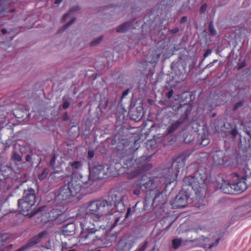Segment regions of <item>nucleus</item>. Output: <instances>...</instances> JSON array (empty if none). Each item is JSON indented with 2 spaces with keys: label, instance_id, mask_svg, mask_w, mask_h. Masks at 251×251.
I'll return each instance as SVG.
<instances>
[{
  "label": "nucleus",
  "instance_id": "6ab92c4d",
  "mask_svg": "<svg viewBox=\"0 0 251 251\" xmlns=\"http://www.w3.org/2000/svg\"><path fill=\"white\" fill-rule=\"evenodd\" d=\"M130 24L129 23H126L124 24L123 25H120L117 28V31L118 32H124L126 30L129 29V26L130 25Z\"/></svg>",
  "mask_w": 251,
  "mask_h": 251
},
{
  "label": "nucleus",
  "instance_id": "f8f14e48",
  "mask_svg": "<svg viewBox=\"0 0 251 251\" xmlns=\"http://www.w3.org/2000/svg\"><path fill=\"white\" fill-rule=\"evenodd\" d=\"M48 236V233L46 231H44L40 233H39L37 236H34L32 238L31 240L29 242V243L26 245L25 246L20 248L19 250H18L16 251H27V249L31 247L38 243H40L41 241L43 240L44 239H46Z\"/></svg>",
  "mask_w": 251,
  "mask_h": 251
},
{
  "label": "nucleus",
  "instance_id": "dca6fc26",
  "mask_svg": "<svg viewBox=\"0 0 251 251\" xmlns=\"http://www.w3.org/2000/svg\"><path fill=\"white\" fill-rule=\"evenodd\" d=\"M11 172V169L9 167H2V166L0 164V175L2 176V177L1 178L0 177V179H3L7 178L9 176V174Z\"/></svg>",
  "mask_w": 251,
  "mask_h": 251
},
{
  "label": "nucleus",
  "instance_id": "0eeeda50",
  "mask_svg": "<svg viewBox=\"0 0 251 251\" xmlns=\"http://www.w3.org/2000/svg\"><path fill=\"white\" fill-rule=\"evenodd\" d=\"M79 223L82 229L81 234L82 237L84 236V240H87L88 238H91L92 240V242L89 241L85 243V244H89L93 243L95 240L94 238L97 237L94 235V233L96 232L94 225L88 221L86 218L80 219Z\"/></svg>",
  "mask_w": 251,
  "mask_h": 251
},
{
  "label": "nucleus",
  "instance_id": "a18cd8bd",
  "mask_svg": "<svg viewBox=\"0 0 251 251\" xmlns=\"http://www.w3.org/2000/svg\"><path fill=\"white\" fill-rule=\"evenodd\" d=\"M124 241L123 240L121 241L119 243V246H121L122 245H123V244H124Z\"/></svg>",
  "mask_w": 251,
  "mask_h": 251
},
{
  "label": "nucleus",
  "instance_id": "ddd939ff",
  "mask_svg": "<svg viewBox=\"0 0 251 251\" xmlns=\"http://www.w3.org/2000/svg\"><path fill=\"white\" fill-rule=\"evenodd\" d=\"M233 187L232 178H230V180L222 179L221 183V191L225 194H235V191H234Z\"/></svg>",
  "mask_w": 251,
  "mask_h": 251
},
{
  "label": "nucleus",
  "instance_id": "423d86ee",
  "mask_svg": "<svg viewBox=\"0 0 251 251\" xmlns=\"http://www.w3.org/2000/svg\"><path fill=\"white\" fill-rule=\"evenodd\" d=\"M230 177L232 178L235 194L242 193L249 186L251 185V170H245L244 177H240L234 173L231 175Z\"/></svg>",
  "mask_w": 251,
  "mask_h": 251
},
{
  "label": "nucleus",
  "instance_id": "412c9836",
  "mask_svg": "<svg viewBox=\"0 0 251 251\" xmlns=\"http://www.w3.org/2000/svg\"><path fill=\"white\" fill-rule=\"evenodd\" d=\"M182 241L180 239H175L172 241L174 248L177 249L181 245Z\"/></svg>",
  "mask_w": 251,
  "mask_h": 251
},
{
  "label": "nucleus",
  "instance_id": "4be33fe9",
  "mask_svg": "<svg viewBox=\"0 0 251 251\" xmlns=\"http://www.w3.org/2000/svg\"><path fill=\"white\" fill-rule=\"evenodd\" d=\"M70 165L73 168L75 169H79L82 166V164L79 161H75L72 163L71 162L70 163Z\"/></svg>",
  "mask_w": 251,
  "mask_h": 251
},
{
  "label": "nucleus",
  "instance_id": "f257e3e1",
  "mask_svg": "<svg viewBox=\"0 0 251 251\" xmlns=\"http://www.w3.org/2000/svg\"><path fill=\"white\" fill-rule=\"evenodd\" d=\"M36 202L35 190L30 188L25 190L24 197L18 200V209L19 212L24 215L31 217L32 216L41 213V221L46 222L55 220L60 215L64 210H59L56 208L49 211L46 206L39 208L37 210L33 211V207Z\"/></svg>",
  "mask_w": 251,
  "mask_h": 251
},
{
  "label": "nucleus",
  "instance_id": "9b49d317",
  "mask_svg": "<svg viewBox=\"0 0 251 251\" xmlns=\"http://www.w3.org/2000/svg\"><path fill=\"white\" fill-rule=\"evenodd\" d=\"M135 185L143 191L151 190L154 187L153 180L146 175L143 176L139 180L136 181Z\"/></svg>",
  "mask_w": 251,
  "mask_h": 251
},
{
  "label": "nucleus",
  "instance_id": "5701e85b",
  "mask_svg": "<svg viewBox=\"0 0 251 251\" xmlns=\"http://www.w3.org/2000/svg\"><path fill=\"white\" fill-rule=\"evenodd\" d=\"M48 174V169H45L43 171L42 173L38 176V178L40 180H42L44 179L47 176Z\"/></svg>",
  "mask_w": 251,
  "mask_h": 251
},
{
  "label": "nucleus",
  "instance_id": "49530a36",
  "mask_svg": "<svg viewBox=\"0 0 251 251\" xmlns=\"http://www.w3.org/2000/svg\"><path fill=\"white\" fill-rule=\"evenodd\" d=\"M130 211V210L129 208H128V210H127V213H126V215L127 216L129 214Z\"/></svg>",
  "mask_w": 251,
  "mask_h": 251
},
{
  "label": "nucleus",
  "instance_id": "bb28decb",
  "mask_svg": "<svg viewBox=\"0 0 251 251\" xmlns=\"http://www.w3.org/2000/svg\"><path fill=\"white\" fill-rule=\"evenodd\" d=\"M101 40V37H99L98 38L96 39L95 40H94L93 42H91V45L92 46H95L99 43Z\"/></svg>",
  "mask_w": 251,
  "mask_h": 251
},
{
  "label": "nucleus",
  "instance_id": "de8ad7c7",
  "mask_svg": "<svg viewBox=\"0 0 251 251\" xmlns=\"http://www.w3.org/2000/svg\"><path fill=\"white\" fill-rule=\"evenodd\" d=\"M159 56H160V55L159 54H158L157 57H156V59L157 60H158L159 58Z\"/></svg>",
  "mask_w": 251,
  "mask_h": 251
},
{
  "label": "nucleus",
  "instance_id": "c03bdc74",
  "mask_svg": "<svg viewBox=\"0 0 251 251\" xmlns=\"http://www.w3.org/2000/svg\"><path fill=\"white\" fill-rule=\"evenodd\" d=\"M1 31L3 34H5L6 33V30L5 29H2Z\"/></svg>",
  "mask_w": 251,
  "mask_h": 251
},
{
  "label": "nucleus",
  "instance_id": "c85d7f7f",
  "mask_svg": "<svg viewBox=\"0 0 251 251\" xmlns=\"http://www.w3.org/2000/svg\"><path fill=\"white\" fill-rule=\"evenodd\" d=\"M75 18H73L70 22L67 24V25L64 26V29H66L67 27H68L70 25L72 24V23L75 21Z\"/></svg>",
  "mask_w": 251,
  "mask_h": 251
},
{
  "label": "nucleus",
  "instance_id": "473e14b6",
  "mask_svg": "<svg viewBox=\"0 0 251 251\" xmlns=\"http://www.w3.org/2000/svg\"><path fill=\"white\" fill-rule=\"evenodd\" d=\"M72 13V10H70L68 13L65 14L62 18L63 21H65L67 18L69 16V15H70Z\"/></svg>",
  "mask_w": 251,
  "mask_h": 251
},
{
  "label": "nucleus",
  "instance_id": "09e8293b",
  "mask_svg": "<svg viewBox=\"0 0 251 251\" xmlns=\"http://www.w3.org/2000/svg\"><path fill=\"white\" fill-rule=\"evenodd\" d=\"M213 63H210V64H209V65L211 66L213 64Z\"/></svg>",
  "mask_w": 251,
  "mask_h": 251
},
{
  "label": "nucleus",
  "instance_id": "58836bf2",
  "mask_svg": "<svg viewBox=\"0 0 251 251\" xmlns=\"http://www.w3.org/2000/svg\"><path fill=\"white\" fill-rule=\"evenodd\" d=\"M187 17L186 16H184V17H183L181 19V23H185L187 21Z\"/></svg>",
  "mask_w": 251,
  "mask_h": 251
},
{
  "label": "nucleus",
  "instance_id": "3c124183",
  "mask_svg": "<svg viewBox=\"0 0 251 251\" xmlns=\"http://www.w3.org/2000/svg\"><path fill=\"white\" fill-rule=\"evenodd\" d=\"M118 221V219H116V222H117Z\"/></svg>",
  "mask_w": 251,
  "mask_h": 251
},
{
  "label": "nucleus",
  "instance_id": "cd10ccee",
  "mask_svg": "<svg viewBox=\"0 0 251 251\" xmlns=\"http://www.w3.org/2000/svg\"><path fill=\"white\" fill-rule=\"evenodd\" d=\"M230 134L234 138V137H236V135H237V134H238V130H237V128H234L232 129L230 131Z\"/></svg>",
  "mask_w": 251,
  "mask_h": 251
},
{
  "label": "nucleus",
  "instance_id": "c9c22d12",
  "mask_svg": "<svg viewBox=\"0 0 251 251\" xmlns=\"http://www.w3.org/2000/svg\"><path fill=\"white\" fill-rule=\"evenodd\" d=\"M206 8V5L203 4V5H202L201 8V12H204L205 11Z\"/></svg>",
  "mask_w": 251,
  "mask_h": 251
},
{
  "label": "nucleus",
  "instance_id": "2eb2a0df",
  "mask_svg": "<svg viewBox=\"0 0 251 251\" xmlns=\"http://www.w3.org/2000/svg\"><path fill=\"white\" fill-rule=\"evenodd\" d=\"M75 226L73 223H69L64 226L62 229L63 234L65 236H70L75 233Z\"/></svg>",
  "mask_w": 251,
  "mask_h": 251
},
{
  "label": "nucleus",
  "instance_id": "a19ab883",
  "mask_svg": "<svg viewBox=\"0 0 251 251\" xmlns=\"http://www.w3.org/2000/svg\"><path fill=\"white\" fill-rule=\"evenodd\" d=\"M62 1V0H55V3L57 4H59Z\"/></svg>",
  "mask_w": 251,
  "mask_h": 251
},
{
  "label": "nucleus",
  "instance_id": "72a5a7b5",
  "mask_svg": "<svg viewBox=\"0 0 251 251\" xmlns=\"http://www.w3.org/2000/svg\"><path fill=\"white\" fill-rule=\"evenodd\" d=\"M245 66H246V64L245 62L242 63L238 65V66L237 67V69L240 70V69H242L243 68H244Z\"/></svg>",
  "mask_w": 251,
  "mask_h": 251
},
{
  "label": "nucleus",
  "instance_id": "6e6552de",
  "mask_svg": "<svg viewBox=\"0 0 251 251\" xmlns=\"http://www.w3.org/2000/svg\"><path fill=\"white\" fill-rule=\"evenodd\" d=\"M109 166L106 165H96L93 168L90 167V174L97 178H102L109 173Z\"/></svg>",
  "mask_w": 251,
  "mask_h": 251
},
{
  "label": "nucleus",
  "instance_id": "393cba45",
  "mask_svg": "<svg viewBox=\"0 0 251 251\" xmlns=\"http://www.w3.org/2000/svg\"><path fill=\"white\" fill-rule=\"evenodd\" d=\"M209 30L212 35H214L216 33V30L214 28L213 25L211 23L209 25Z\"/></svg>",
  "mask_w": 251,
  "mask_h": 251
},
{
  "label": "nucleus",
  "instance_id": "aec40b11",
  "mask_svg": "<svg viewBox=\"0 0 251 251\" xmlns=\"http://www.w3.org/2000/svg\"><path fill=\"white\" fill-rule=\"evenodd\" d=\"M210 142L209 139L207 137V135L205 134L201 137V145L203 146H206Z\"/></svg>",
  "mask_w": 251,
  "mask_h": 251
},
{
  "label": "nucleus",
  "instance_id": "f704fd0d",
  "mask_svg": "<svg viewBox=\"0 0 251 251\" xmlns=\"http://www.w3.org/2000/svg\"><path fill=\"white\" fill-rule=\"evenodd\" d=\"M69 106V103L68 101H65L63 105V107L64 109L67 108Z\"/></svg>",
  "mask_w": 251,
  "mask_h": 251
},
{
  "label": "nucleus",
  "instance_id": "8fccbe9b",
  "mask_svg": "<svg viewBox=\"0 0 251 251\" xmlns=\"http://www.w3.org/2000/svg\"><path fill=\"white\" fill-rule=\"evenodd\" d=\"M171 170H172V169H169V173H171Z\"/></svg>",
  "mask_w": 251,
  "mask_h": 251
},
{
  "label": "nucleus",
  "instance_id": "9d476101",
  "mask_svg": "<svg viewBox=\"0 0 251 251\" xmlns=\"http://www.w3.org/2000/svg\"><path fill=\"white\" fill-rule=\"evenodd\" d=\"M188 197V195L186 192L180 191L171 204L174 208L184 207L187 204Z\"/></svg>",
  "mask_w": 251,
  "mask_h": 251
},
{
  "label": "nucleus",
  "instance_id": "37998d69",
  "mask_svg": "<svg viewBox=\"0 0 251 251\" xmlns=\"http://www.w3.org/2000/svg\"><path fill=\"white\" fill-rule=\"evenodd\" d=\"M123 249H125V250H126V249H129V247L127 246V245H125L124 247H123Z\"/></svg>",
  "mask_w": 251,
  "mask_h": 251
},
{
  "label": "nucleus",
  "instance_id": "7ed1b4c3",
  "mask_svg": "<svg viewBox=\"0 0 251 251\" xmlns=\"http://www.w3.org/2000/svg\"><path fill=\"white\" fill-rule=\"evenodd\" d=\"M73 176L67 185L61 188L57 196L56 199L66 200L70 197H74L81 190L83 181L81 180L82 176Z\"/></svg>",
  "mask_w": 251,
  "mask_h": 251
},
{
  "label": "nucleus",
  "instance_id": "1a4fd4ad",
  "mask_svg": "<svg viewBox=\"0 0 251 251\" xmlns=\"http://www.w3.org/2000/svg\"><path fill=\"white\" fill-rule=\"evenodd\" d=\"M184 159L182 157H178L174 161L173 166L176 167L177 171L175 173H171V174L166 175L165 178L168 184H170L176 179L178 175L177 173L179 172L180 169L184 167Z\"/></svg>",
  "mask_w": 251,
  "mask_h": 251
},
{
  "label": "nucleus",
  "instance_id": "f03ea898",
  "mask_svg": "<svg viewBox=\"0 0 251 251\" xmlns=\"http://www.w3.org/2000/svg\"><path fill=\"white\" fill-rule=\"evenodd\" d=\"M81 210L87 215H92L97 220L102 219L113 213L112 205L104 200L92 201L87 202L81 207Z\"/></svg>",
  "mask_w": 251,
  "mask_h": 251
},
{
  "label": "nucleus",
  "instance_id": "c756f323",
  "mask_svg": "<svg viewBox=\"0 0 251 251\" xmlns=\"http://www.w3.org/2000/svg\"><path fill=\"white\" fill-rule=\"evenodd\" d=\"M94 155V152L93 151H89L88 152V157L89 158H92Z\"/></svg>",
  "mask_w": 251,
  "mask_h": 251
},
{
  "label": "nucleus",
  "instance_id": "ea45409f",
  "mask_svg": "<svg viewBox=\"0 0 251 251\" xmlns=\"http://www.w3.org/2000/svg\"><path fill=\"white\" fill-rule=\"evenodd\" d=\"M140 193V191L139 190H135L134 191V194L136 195H139Z\"/></svg>",
  "mask_w": 251,
  "mask_h": 251
},
{
  "label": "nucleus",
  "instance_id": "a878e982",
  "mask_svg": "<svg viewBox=\"0 0 251 251\" xmlns=\"http://www.w3.org/2000/svg\"><path fill=\"white\" fill-rule=\"evenodd\" d=\"M243 105V102L242 101H239L237 102L234 106L233 108V110L235 111L238 108L241 107Z\"/></svg>",
  "mask_w": 251,
  "mask_h": 251
},
{
  "label": "nucleus",
  "instance_id": "2f4dec72",
  "mask_svg": "<svg viewBox=\"0 0 251 251\" xmlns=\"http://www.w3.org/2000/svg\"><path fill=\"white\" fill-rule=\"evenodd\" d=\"M211 53V51L210 50H206L204 54V57L205 58L207 56H208L209 55H210Z\"/></svg>",
  "mask_w": 251,
  "mask_h": 251
},
{
  "label": "nucleus",
  "instance_id": "20e7f679",
  "mask_svg": "<svg viewBox=\"0 0 251 251\" xmlns=\"http://www.w3.org/2000/svg\"><path fill=\"white\" fill-rule=\"evenodd\" d=\"M207 182L206 174L201 175L199 171L195 173L194 177L187 176L183 179L184 184L191 186L197 196L205 192L207 190Z\"/></svg>",
  "mask_w": 251,
  "mask_h": 251
},
{
  "label": "nucleus",
  "instance_id": "a211bd4d",
  "mask_svg": "<svg viewBox=\"0 0 251 251\" xmlns=\"http://www.w3.org/2000/svg\"><path fill=\"white\" fill-rule=\"evenodd\" d=\"M182 124V122L180 120L174 123L171 126L168 128V133L170 134L176 130L179 126Z\"/></svg>",
  "mask_w": 251,
  "mask_h": 251
},
{
  "label": "nucleus",
  "instance_id": "39448f33",
  "mask_svg": "<svg viewBox=\"0 0 251 251\" xmlns=\"http://www.w3.org/2000/svg\"><path fill=\"white\" fill-rule=\"evenodd\" d=\"M152 167L151 164L141 162L140 160L130 159L124 164L125 172L129 178L137 176L140 173L149 170Z\"/></svg>",
  "mask_w": 251,
  "mask_h": 251
},
{
  "label": "nucleus",
  "instance_id": "4468645a",
  "mask_svg": "<svg viewBox=\"0 0 251 251\" xmlns=\"http://www.w3.org/2000/svg\"><path fill=\"white\" fill-rule=\"evenodd\" d=\"M112 199L116 210L118 212H122L125 210V205L122 201V197L120 193L115 194Z\"/></svg>",
  "mask_w": 251,
  "mask_h": 251
},
{
  "label": "nucleus",
  "instance_id": "b1692460",
  "mask_svg": "<svg viewBox=\"0 0 251 251\" xmlns=\"http://www.w3.org/2000/svg\"><path fill=\"white\" fill-rule=\"evenodd\" d=\"M12 158H13V159L18 162L22 160L21 156L16 152H14L13 153Z\"/></svg>",
  "mask_w": 251,
  "mask_h": 251
},
{
  "label": "nucleus",
  "instance_id": "f3484780",
  "mask_svg": "<svg viewBox=\"0 0 251 251\" xmlns=\"http://www.w3.org/2000/svg\"><path fill=\"white\" fill-rule=\"evenodd\" d=\"M218 240L219 239H216L215 242L214 243H213L209 238H205L204 239V243L203 244V247L205 249L211 248L215 245H218Z\"/></svg>",
  "mask_w": 251,
  "mask_h": 251
},
{
  "label": "nucleus",
  "instance_id": "4c0bfd02",
  "mask_svg": "<svg viewBox=\"0 0 251 251\" xmlns=\"http://www.w3.org/2000/svg\"><path fill=\"white\" fill-rule=\"evenodd\" d=\"M31 156L30 155H27L26 156V160L27 162H30L31 161Z\"/></svg>",
  "mask_w": 251,
  "mask_h": 251
},
{
  "label": "nucleus",
  "instance_id": "e433bc0d",
  "mask_svg": "<svg viewBox=\"0 0 251 251\" xmlns=\"http://www.w3.org/2000/svg\"><path fill=\"white\" fill-rule=\"evenodd\" d=\"M128 94V91L127 90H125L123 93V95H122V98H124L127 95V94Z\"/></svg>",
  "mask_w": 251,
  "mask_h": 251
},
{
  "label": "nucleus",
  "instance_id": "79ce46f5",
  "mask_svg": "<svg viewBox=\"0 0 251 251\" xmlns=\"http://www.w3.org/2000/svg\"><path fill=\"white\" fill-rule=\"evenodd\" d=\"M245 132H246L247 134V135H250V134H251L250 131L247 130V129H246L245 128Z\"/></svg>",
  "mask_w": 251,
  "mask_h": 251
},
{
  "label": "nucleus",
  "instance_id": "7c9ffc66",
  "mask_svg": "<svg viewBox=\"0 0 251 251\" xmlns=\"http://www.w3.org/2000/svg\"><path fill=\"white\" fill-rule=\"evenodd\" d=\"M174 92L173 90H170L167 94V96L169 99H170L173 95Z\"/></svg>",
  "mask_w": 251,
  "mask_h": 251
}]
</instances>
